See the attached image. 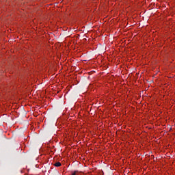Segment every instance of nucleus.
<instances>
[{"label":"nucleus","instance_id":"f257e3e1","mask_svg":"<svg viewBox=\"0 0 175 175\" xmlns=\"http://www.w3.org/2000/svg\"><path fill=\"white\" fill-rule=\"evenodd\" d=\"M62 163L60 162H57L54 164V166H56L57 167H59V166H62Z\"/></svg>","mask_w":175,"mask_h":175},{"label":"nucleus","instance_id":"f03ea898","mask_svg":"<svg viewBox=\"0 0 175 175\" xmlns=\"http://www.w3.org/2000/svg\"><path fill=\"white\" fill-rule=\"evenodd\" d=\"M77 171H75L74 172L72 173V175H77Z\"/></svg>","mask_w":175,"mask_h":175}]
</instances>
